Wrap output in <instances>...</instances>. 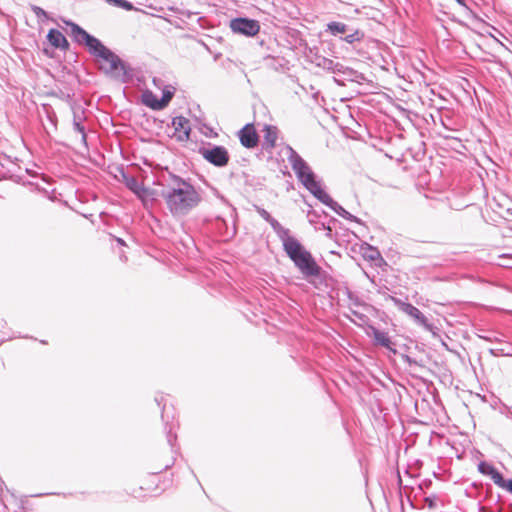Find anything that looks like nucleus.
Returning <instances> with one entry per match:
<instances>
[{
	"mask_svg": "<svg viewBox=\"0 0 512 512\" xmlns=\"http://www.w3.org/2000/svg\"><path fill=\"white\" fill-rule=\"evenodd\" d=\"M273 231L277 234L278 238L282 242V246L284 247L286 243L294 240L295 238L290 236L289 229L283 227L275 218H272L269 222Z\"/></svg>",
	"mask_w": 512,
	"mask_h": 512,
	"instance_id": "2eb2a0df",
	"label": "nucleus"
},
{
	"mask_svg": "<svg viewBox=\"0 0 512 512\" xmlns=\"http://www.w3.org/2000/svg\"><path fill=\"white\" fill-rule=\"evenodd\" d=\"M114 3L117 6L123 8L125 10H128V11L133 8V4L127 0H114Z\"/></svg>",
	"mask_w": 512,
	"mask_h": 512,
	"instance_id": "c756f323",
	"label": "nucleus"
},
{
	"mask_svg": "<svg viewBox=\"0 0 512 512\" xmlns=\"http://www.w3.org/2000/svg\"><path fill=\"white\" fill-rule=\"evenodd\" d=\"M327 32H329L333 36H338L340 34H345L350 32L351 30L345 23L332 21L327 24Z\"/></svg>",
	"mask_w": 512,
	"mask_h": 512,
	"instance_id": "f3484780",
	"label": "nucleus"
},
{
	"mask_svg": "<svg viewBox=\"0 0 512 512\" xmlns=\"http://www.w3.org/2000/svg\"><path fill=\"white\" fill-rule=\"evenodd\" d=\"M166 433H167V442L169 443V445L171 447H173L174 446V442L177 439V436H176V434L172 433V428L171 427L166 431Z\"/></svg>",
	"mask_w": 512,
	"mask_h": 512,
	"instance_id": "7c9ffc66",
	"label": "nucleus"
},
{
	"mask_svg": "<svg viewBox=\"0 0 512 512\" xmlns=\"http://www.w3.org/2000/svg\"><path fill=\"white\" fill-rule=\"evenodd\" d=\"M136 196L142 201L145 207H147L149 204H152L154 201V191L145 186L143 193H139Z\"/></svg>",
	"mask_w": 512,
	"mask_h": 512,
	"instance_id": "412c9836",
	"label": "nucleus"
},
{
	"mask_svg": "<svg viewBox=\"0 0 512 512\" xmlns=\"http://www.w3.org/2000/svg\"><path fill=\"white\" fill-rule=\"evenodd\" d=\"M142 102L153 110H161V108L158 107L159 99L150 91L143 93Z\"/></svg>",
	"mask_w": 512,
	"mask_h": 512,
	"instance_id": "6ab92c4d",
	"label": "nucleus"
},
{
	"mask_svg": "<svg viewBox=\"0 0 512 512\" xmlns=\"http://www.w3.org/2000/svg\"><path fill=\"white\" fill-rule=\"evenodd\" d=\"M48 42L56 49L68 50L69 42L61 31L58 29H50L47 34Z\"/></svg>",
	"mask_w": 512,
	"mask_h": 512,
	"instance_id": "f8f14e48",
	"label": "nucleus"
},
{
	"mask_svg": "<svg viewBox=\"0 0 512 512\" xmlns=\"http://www.w3.org/2000/svg\"><path fill=\"white\" fill-rule=\"evenodd\" d=\"M364 38V33L358 29H354L351 33H348L344 37H341L342 40L349 44H353L355 42H359Z\"/></svg>",
	"mask_w": 512,
	"mask_h": 512,
	"instance_id": "aec40b11",
	"label": "nucleus"
},
{
	"mask_svg": "<svg viewBox=\"0 0 512 512\" xmlns=\"http://www.w3.org/2000/svg\"><path fill=\"white\" fill-rule=\"evenodd\" d=\"M283 250L300 271L303 277L315 288L319 286L311 278L321 279L323 276L322 268L317 264L312 254L295 238L286 243Z\"/></svg>",
	"mask_w": 512,
	"mask_h": 512,
	"instance_id": "7ed1b4c3",
	"label": "nucleus"
},
{
	"mask_svg": "<svg viewBox=\"0 0 512 512\" xmlns=\"http://www.w3.org/2000/svg\"><path fill=\"white\" fill-rule=\"evenodd\" d=\"M334 62L335 61L332 59H329L326 57H319L316 64L318 67H321L322 69H324L326 71L332 72Z\"/></svg>",
	"mask_w": 512,
	"mask_h": 512,
	"instance_id": "b1692460",
	"label": "nucleus"
},
{
	"mask_svg": "<svg viewBox=\"0 0 512 512\" xmlns=\"http://www.w3.org/2000/svg\"><path fill=\"white\" fill-rule=\"evenodd\" d=\"M317 199L321 203L332 209L336 214H338L342 218L356 223L361 222L359 218H357L356 216L348 212L346 209H344L340 204L333 200L324 190L320 195H318Z\"/></svg>",
	"mask_w": 512,
	"mask_h": 512,
	"instance_id": "6e6552de",
	"label": "nucleus"
},
{
	"mask_svg": "<svg viewBox=\"0 0 512 512\" xmlns=\"http://www.w3.org/2000/svg\"><path fill=\"white\" fill-rule=\"evenodd\" d=\"M458 4L462 5V6H465V1L464 0H455Z\"/></svg>",
	"mask_w": 512,
	"mask_h": 512,
	"instance_id": "c9c22d12",
	"label": "nucleus"
},
{
	"mask_svg": "<svg viewBox=\"0 0 512 512\" xmlns=\"http://www.w3.org/2000/svg\"><path fill=\"white\" fill-rule=\"evenodd\" d=\"M425 503L427 504V506L429 508H434L435 507V501L432 498H430V497H426L425 498Z\"/></svg>",
	"mask_w": 512,
	"mask_h": 512,
	"instance_id": "2f4dec72",
	"label": "nucleus"
},
{
	"mask_svg": "<svg viewBox=\"0 0 512 512\" xmlns=\"http://www.w3.org/2000/svg\"><path fill=\"white\" fill-rule=\"evenodd\" d=\"M353 69L349 68V67H346L344 66L343 64H341L340 62H334V65H333V70L331 73H334V74H343V75H347V76H351L353 74Z\"/></svg>",
	"mask_w": 512,
	"mask_h": 512,
	"instance_id": "4be33fe9",
	"label": "nucleus"
},
{
	"mask_svg": "<svg viewBox=\"0 0 512 512\" xmlns=\"http://www.w3.org/2000/svg\"><path fill=\"white\" fill-rule=\"evenodd\" d=\"M73 128L76 132L81 134L82 142L84 144H86L87 143V135H86V130H85L83 123H78V122L73 123Z\"/></svg>",
	"mask_w": 512,
	"mask_h": 512,
	"instance_id": "bb28decb",
	"label": "nucleus"
},
{
	"mask_svg": "<svg viewBox=\"0 0 512 512\" xmlns=\"http://www.w3.org/2000/svg\"><path fill=\"white\" fill-rule=\"evenodd\" d=\"M169 467H170V465H166V466L164 467V470H167Z\"/></svg>",
	"mask_w": 512,
	"mask_h": 512,
	"instance_id": "ea45409f",
	"label": "nucleus"
},
{
	"mask_svg": "<svg viewBox=\"0 0 512 512\" xmlns=\"http://www.w3.org/2000/svg\"><path fill=\"white\" fill-rule=\"evenodd\" d=\"M360 251L363 258L373 262L375 266L381 267L383 264H386L385 260L381 256V253L376 247H373L368 243H364L361 245Z\"/></svg>",
	"mask_w": 512,
	"mask_h": 512,
	"instance_id": "9b49d317",
	"label": "nucleus"
},
{
	"mask_svg": "<svg viewBox=\"0 0 512 512\" xmlns=\"http://www.w3.org/2000/svg\"><path fill=\"white\" fill-rule=\"evenodd\" d=\"M108 2H114V0H107Z\"/></svg>",
	"mask_w": 512,
	"mask_h": 512,
	"instance_id": "a19ab883",
	"label": "nucleus"
},
{
	"mask_svg": "<svg viewBox=\"0 0 512 512\" xmlns=\"http://www.w3.org/2000/svg\"><path fill=\"white\" fill-rule=\"evenodd\" d=\"M31 10L34 13V15L37 17L39 22H45L50 19L48 13L43 8H41L39 6L32 5Z\"/></svg>",
	"mask_w": 512,
	"mask_h": 512,
	"instance_id": "5701e85b",
	"label": "nucleus"
},
{
	"mask_svg": "<svg viewBox=\"0 0 512 512\" xmlns=\"http://www.w3.org/2000/svg\"><path fill=\"white\" fill-rule=\"evenodd\" d=\"M164 409H165V406L163 407V411H162L161 417H162V420L165 422V429L167 430V420H166L167 416H165Z\"/></svg>",
	"mask_w": 512,
	"mask_h": 512,
	"instance_id": "473e14b6",
	"label": "nucleus"
},
{
	"mask_svg": "<svg viewBox=\"0 0 512 512\" xmlns=\"http://www.w3.org/2000/svg\"><path fill=\"white\" fill-rule=\"evenodd\" d=\"M117 241L119 242V244H124L123 240L120 238Z\"/></svg>",
	"mask_w": 512,
	"mask_h": 512,
	"instance_id": "4c0bfd02",
	"label": "nucleus"
},
{
	"mask_svg": "<svg viewBox=\"0 0 512 512\" xmlns=\"http://www.w3.org/2000/svg\"><path fill=\"white\" fill-rule=\"evenodd\" d=\"M230 29L236 33L244 36L252 37L259 33L260 24L255 19L246 17L234 18L230 21Z\"/></svg>",
	"mask_w": 512,
	"mask_h": 512,
	"instance_id": "0eeeda50",
	"label": "nucleus"
},
{
	"mask_svg": "<svg viewBox=\"0 0 512 512\" xmlns=\"http://www.w3.org/2000/svg\"><path fill=\"white\" fill-rule=\"evenodd\" d=\"M84 113V110L80 106L73 107V123H83L85 120Z\"/></svg>",
	"mask_w": 512,
	"mask_h": 512,
	"instance_id": "a878e982",
	"label": "nucleus"
},
{
	"mask_svg": "<svg viewBox=\"0 0 512 512\" xmlns=\"http://www.w3.org/2000/svg\"><path fill=\"white\" fill-rule=\"evenodd\" d=\"M278 139V128L273 125H265L262 148L266 151H272Z\"/></svg>",
	"mask_w": 512,
	"mask_h": 512,
	"instance_id": "ddd939ff",
	"label": "nucleus"
},
{
	"mask_svg": "<svg viewBox=\"0 0 512 512\" xmlns=\"http://www.w3.org/2000/svg\"><path fill=\"white\" fill-rule=\"evenodd\" d=\"M506 214H507V216H506V217H508V216H512V208H507V210H506Z\"/></svg>",
	"mask_w": 512,
	"mask_h": 512,
	"instance_id": "f704fd0d",
	"label": "nucleus"
},
{
	"mask_svg": "<svg viewBox=\"0 0 512 512\" xmlns=\"http://www.w3.org/2000/svg\"><path fill=\"white\" fill-rule=\"evenodd\" d=\"M173 95L174 93L172 91H164L162 97L159 99L158 107L161 109L165 108L171 101Z\"/></svg>",
	"mask_w": 512,
	"mask_h": 512,
	"instance_id": "393cba45",
	"label": "nucleus"
},
{
	"mask_svg": "<svg viewBox=\"0 0 512 512\" xmlns=\"http://www.w3.org/2000/svg\"><path fill=\"white\" fill-rule=\"evenodd\" d=\"M371 329L374 342L377 345L385 347L388 350L393 351L394 353L396 352V349L393 347L394 344L392 343L387 332L381 331L375 327H371Z\"/></svg>",
	"mask_w": 512,
	"mask_h": 512,
	"instance_id": "4468645a",
	"label": "nucleus"
},
{
	"mask_svg": "<svg viewBox=\"0 0 512 512\" xmlns=\"http://www.w3.org/2000/svg\"><path fill=\"white\" fill-rule=\"evenodd\" d=\"M172 126L174 127V136L179 141H186L189 139L191 127L190 121L183 116H176L172 119Z\"/></svg>",
	"mask_w": 512,
	"mask_h": 512,
	"instance_id": "1a4fd4ad",
	"label": "nucleus"
},
{
	"mask_svg": "<svg viewBox=\"0 0 512 512\" xmlns=\"http://www.w3.org/2000/svg\"><path fill=\"white\" fill-rule=\"evenodd\" d=\"M287 159L301 184L317 198L323 191L320 181L307 162L291 147L287 146Z\"/></svg>",
	"mask_w": 512,
	"mask_h": 512,
	"instance_id": "20e7f679",
	"label": "nucleus"
},
{
	"mask_svg": "<svg viewBox=\"0 0 512 512\" xmlns=\"http://www.w3.org/2000/svg\"><path fill=\"white\" fill-rule=\"evenodd\" d=\"M256 211L259 214V216L264 219L266 222H269L273 217L270 215V213L265 210L262 207H256Z\"/></svg>",
	"mask_w": 512,
	"mask_h": 512,
	"instance_id": "c85d7f7f",
	"label": "nucleus"
},
{
	"mask_svg": "<svg viewBox=\"0 0 512 512\" xmlns=\"http://www.w3.org/2000/svg\"><path fill=\"white\" fill-rule=\"evenodd\" d=\"M164 400V397L163 396H160V397H155V401L156 403L158 404V406L161 405L162 401Z\"/></svg>",
	"mask_w": 512,
	"mask_h": 512,
	"instance_id": "72a5a7b5",
	"label": "nucleus"
},
{
	"mask_svg": "<svg viewBox=\"0 0 512 512\" xmlns=\"http://www.w3.org/2000/svg\"><path fill=\"white\" fill-rule=\"evenodd\" d=\"M240 143L246 148H254L258 144V135L253 124H246L239 131Z\"/></svg>",
	"mask_w": 512,
	"mask_h": 512,
	"instance_id": "9d476101",
	"label": "nucleus"
},
{
	"mask_svg": "<svg viewBox=\"0 0 512 512\" xmlns=\"http://www.w3.org/2000/svg\"><path fill=\"white\" fill-rule=\"evenodd\" d=\"M71 28L73 40L79 44H84L88 51L101 58L107 65H101L100 70L110 76H116L118 71L126 73L127 65L112 50L107 48L99 39L90 35L86 30L72 21H66Z\"/></svg>",
	"mask_w": 512,
	"mask_h": 512,
	"instance_id": "f03ea898",
	"label": "nucleus"
},
{
	"mask_svg": "<svg viewBox=\"0 0 512 512\" xmlns=\"http://www.w3.org/2000/svg\"><path fill=\"white\" fill-rule=\"evenodd\" d=\"M509 488H511V493H512V482L509 483Z\"/></svg>",
	"mask_w": 512,
	"mask_h": 512,
	"instance_id": "58836bf2",
	"label": "nucleus"
},
{
	"mask_svg": "<svg viewBox=\"0 0 512 512\" xmlns=\"http://www.w3.org/2000/svg\"><path fill=\"white\" fill-rule=\"evenodd\" d=\"M44 53H45L46 55L50 56V54H49V52H48V50H47V49H44Z\"/></svg>",
	"mask_w": 512,
	"mask_h": 512,
	"instance_id": "e433bc0d",
	"label": "nucleus"
},
{
	"mask_svg": "<svg viewBox=\"0 0 512 512\" xmlns=\"http://www.w3.org/2000/svg\"><path fill=\"white\" fill-rule=\"evenodd\" d=\"M388 299H390L399 310L411 317L417 325L422 326L425 330L430 332L434 330V325L428 321L427 317L417 307L391 295L388 296Z\"/></svg>",
	"mask_w": 512,
	"mask_h": 512,
	"instance_id": "39448f33",
	"label": "nucleus"
},
{
	"mask_svg": "<svg viewBox=\"0 0 512 512\" xmlns=\"http://www.w3.org/2000/svg\"><path fill=\"white\" fill-rule=\"evenodd\" d=\"M166 181L162 197L172 215L184 216L200 203V194L187 180L170 173Z\"/></svg>",
	"mask_w": 512,
	"mask_h": 512,
	"instance_id": "f257e3e1",
	"label": "nucleus"
},
{
	"mask_svg": "<svg viewBox=\"0 0 512 512\" xmlns=\"http://www.w3.org/2000/svg\"><path fill=\"white\" fill-rule=\"evenodd\" d=\"M489 476L496 485H498L501 488H505L507 491L511 493L509 483L512 482V479H504L503 475L496 468L493 469Z\"/></svg>",
	"mask_w": 512,
	"mask_h": 512,
	"instance_id": "a211bd4d",
	"label": "nucleus"
},
{
	"mask_svg": "<svg viewBox=\"0 0 512 512\" xmlns=\"http://www.w3.org/2000/svg\"><path fill=\"white\" fill-rule=\"evenodd\" d=\"M202 157L216 167H224L228 164L230 156L224 146L209 144L200 149Z\"/></svg>",
	"mask_w": 512,
	"mask_h": 512,
	"instance_id": "423d86ee",
	"label": "nucleus"
},
{
	"mask_svg": "<svg viewBox=\"0 0 512 512\" xmlns=\"http://www.w3.org/2000/svg\"><path fill=\"white\" fill-rule=\"evenodd\" d=\"M123 182L126 185V187L135 195L143 193L144 191V185L141 182H139L138 179L134 176L123 173Z\"/></svg>",
	"mask_w": 512,
	"mask_h": 512,
	"instance_id": "dca6fc26",
	"label": "nucleus"
},
{
	"mask_svg": "<svg viewBox=\"0 0 512 512\" xmlns=\"http://www.w3.org/2000/svg\"><path fill=\"white\" fill-rule=\"evenodd\" d=\"M493 469L494 467L486 462H480L478 465L479 472L484 475H490Z\"/></svg>",
	"mask_w": 512,
	"mask_h": 512,
	"instance_id": "cd10ccee",
	"label": "nucleus"
}]
</instances>
